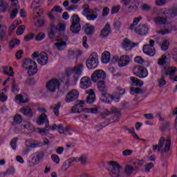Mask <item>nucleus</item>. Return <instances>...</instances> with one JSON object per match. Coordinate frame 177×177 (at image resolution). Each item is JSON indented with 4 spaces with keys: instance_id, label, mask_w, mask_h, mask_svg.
Segmentation results:
<instances>
[{
    "instance_id": "69168bd1",
    "label": "nucleus",
    "mask_w": 177,
    "mask_h": 177,
    "mask_svg": "<svg viewBox=\"0 0 177 177\" xmlns=\"http://www.w3.org/2000/svg\"><path fill=\"white\" fill-rule=\"evenodd\" d=\"M166 2V0H156L155 3L156 6H162V5H165Z\"/></svg>"
},
{
    "instance_id": "3c124183",
    "label": "nucleus",
    "mask_w": 177,
    "mask_h": 177,
    "mask_svg": "<svg viewBox=\"0 0 177 177\" xmlns=\"http://www.w3.org/2000/svg\"><path fill=\"white\" fill-rule=\"evenodd\" d=\"M17 138H14L10 142V146L12 150H16V147H17Z\"/></svg>"
},
{
    "instance_id": "a211bd4d",
    "label": "nucleus",
    "mask_w": 177,
    "mask_h": 177,
    "mask_svg": "<svg viewBox=\"0 0 177 177\" xmlns=\"http://www.w3.org/2000/svg\"><path fill=\"white\" fill-rule=\"evenodd\" d=\"M92 85L91 78L88 77H84L80 80V86L82 89H88Z\"/></svg>"
},
{
    "instance_id": "f3484780",
    "label": "nucleus",
    "mask_w": 177,
    "mask_h": 177,
    "mask_svg": "<svg viewBox=\"0 0 177 177\" xmlns=\"http://www.w3.org/2000/svg\"><path fill=\"white\" fill-rule=\"evenodd\" d=\"M134 31L138 35L145 36L149 32V26L146 24L138 25L134 28Z\"/></svg>"
},
{
    "instance_id": "5701e85b",
    "label": "nucleus",
    "mask_w": 177,
    "mask_h": 177,
    "mask_svg": "<svg viewBox=\"0 0 177 177\" xmlns=\"http://www.w3.org/2000/svg\"><path fill=\"white\" fill-rule=\"evenodd\" d=\"M146 162L145 160H139V159H133L131 161V165L135 168V170L138 169V168H140L143 167V164H145Z\"/></svg>"
},
{
    "instance_id": "37998d69",
    "label": "nucleus",
    "mask_w": 177,
    "mask_h": 177,
    "mask_svg": "<svg viewBox=\"0 0 177 177\" xmlns=\"http://www.w3.org/2000/svg\"><path fill=\"white\" fill-rule=\"evenodd\" d=\"M33 9L35 13H36V15L37 16H41V15H42V12H44V10H41V6H33V8H32Z\"/></svg>"
},
{
    "instance_id": "20e7f679",
    "label": "nucleus",
    "mask_w": 177,
    "mask_h": 177,
    "mask_svg": "<svg viewBox=\"0 0 177 177\" xmlns=\"http://www.w3.org/2000/svg\"><path fill=\"white\" fill-rule=\"evenodd\" d=\"M32 59H33L34 60L37 59V63L40 64V66H46L49 60L48 54H46V53L45 52H41L40 53H39L38 52H35L32 55Z\"/></svg>"
},
{
    "instance_id": "c9c22d12",
    "label": "nucleus",
    "mask_w": 177,
    "mask_h": 177,
    "mask_svg": "<svg viewBox=\"0 0 177 177\" xmlns=\"http://www.w3.org/2000/svg\"><path fill=\"white\" fill-rule=\"evenodd\" d=\"M133 5L134 6H129L128 7V12H136V10H139V3H136V2L134 1V2H133Z\"/></svg>"
},
{
    "instance_id": "0eeeda50",
    "label": "nucleus",
    "mask_w": 177,
    "mask_h": 177,
    "mask_svg": "<svg viewBox=\"0 0 177 177\" xmlns=\"http://www.w3.org/2000/svg\"><path fill=\"white\" fill-rule=\"evenodd\" d=\"M109 175L111 177H120V172H121V165L117 162H109V168L108 169Z\"/></svg>"
},
{
    "instance_id": "423d86ee",
    "label": "nucleus",
    "mask_w": 177,
    "mask_h": 177,
    "mask_svg": "<svg viewBox=\"0 0 177 177\" xmlns=\"http://www.w3.org/2000/svg\"><path fill=\"white\" fill-rule=\"evenodd\" d=\"M83 16H84L87 20L93 21L95 19H97V12L93 9H91L88 4L83 6Z\"/></svg>"
},
{
    "instance_id": "7ed1b4c3",
    "label": "nucleus",
    "mask_w": 177,
    "mask_h": 177,
    "mask_svg": "<svg viewBox=\"0 0 177 177\" xmlns=\"http://www.w3.org/2000/svg\"><path fill=\"white\" fill-rule=\"evenodd\" d=\"M158 66L163 67L161 71V77L158 80L159 88H162L165 85H167V81H165V75H174L176 71V68H172L170 66L171 59L165 55H162L160 58L158 59Z\"/></svg>"
},
{
    "instance_id": "1a4fd4ad",
    "label": "nucleus",
    "mask_w": 177,
    "mask_h": 177,
    "mask_svg": "<svg viewBox=\"0 0 177 177\" xmlns=\"http://www.w3.org/2000/svg\"><path fill=\"white\" fill-rule=\"evenodd\" d=\"M71 31L73 34H78L81 31V24H80V17L77 15L72 16V24L71 26Z\"/></svg>"
},
{
    "instance_id": "680f3d73",
    "label": "nucleus",
    "mask_w": 177,
    "mask_h": 177,
    "mask_svg": "<svg viewBox=\"0 0 177 177\" xmlns=\"http://www.w3.org/2000/svg\"><path fill=\"white\" fill-rule=\"evenodd\" d=\"M23 129H27V131H30V129H32V124L30 122H27L26 124L22 125Z\"/></svg>"
},
{
    "instance_id": "6ab92c4d",
    "label": "nucleus",
    "mask_w": 177,
    "mask_h": 177,
    "mask_svg": "<svg viewBox=\"0 0 177 177\" xmlns=\"http://www.w3.org/2000/svg\"><path fill=\"white\" fill-rule=\"evenodd\" d=\"M136 45H139V44L138 43L134 44L127 38H125L124 39L123 44H122L123 49H125V50H131L132 48H135Z\"/></svg>"
},
{
    "instance_id": "39448f33",
    "label": "nucleus",
    "mask_w": 177,
    "mask_h": 177,
    "mask_svg": "<svg viewBox=\"0 0 177 177\" xmlns=\"http://www.w3.org/2000/svg\"><path fill=\"white\" fill-rule=\"evenodd\" d=\"M165 146V147H164ZM171 150V138L166 140L164 137H160L158 141V151L160 153H168Z\"/></svg>"
},
{
    "instance_id": "473e14b6",
    "label": "nucleus",
    "mask_w": 177,
    "mask_h": 177,
    "mask_svg": "<svg viewBox=\"0 0 177 177\" xmlns=\"http://www.w3.org/2000/svg\"><path fill=\"white\" fill-rule=\"evenodd\" d=\"M102 62L105 64L110 62V53L105 51L102 55Z\"/></svg>"
},
{
    "instance_id": "a18cd8bd",
    "label": "nucleus",
    "mask_w": 177,
    "mask_h": 177,
    "mask_svg": "<svg viewBox=\"0 0 177 177\" xmlns=\"http://www.w3.org/2000/svg\"><path fill=\"white\" fill-rule=\"evenodd\" d=\"M14 122L15 124H21L23 119L21 118V115H19V114H15V115L14 116Z\"/></svg>"
},
{
    "instance_id": "cd10ccee",
    "label": "nucleus",
    "mask_w": 177,
    "mask_h": 177,
    "mask_svg": "<svg viewBox=\"0 0 177 177\" xmlns=\"http://www.w3.org/2000/svg\"><path fill=\"white\" fill-rule=\"evenodd\" d=\"M111 113H112V114H115L113 116H111V119L113 120H115L117 122H118V118L121 117V113L120 112V109L117 108H112Z\"/></svg>"
},
{
    "instance_id": "7c9ffc66",
    "label": "nucleus",
    "mask_w": 177,
    "mask_h": 177,
    "mask_svg": "<svg viewBox=\"0 0 177 177\" xmlns=\"http://www.w3.org/2000/svg\"><path fill=\"white\" fill-rule=\"evenodd\" d=\"M28 75H34L37 74L38 71V68L37 66V63H33L32 66L27 69Z\"/></svg>"
},
{
    "instance_id": "2f4dec72",
    "label": "nucleus",
    "mask_w": 177,
    "mask_h": 177,
    "mask_svg": "<svg viewBox=\"0 0 177 177\" xmlns=\"http://www.w3.org/2000/svg\"><path fill=\"white\" fill-rule=\"evenodd\" d=\"M34 63H37V62L32 61V59H26L24 61L22 66L24 68H25V70H28L30 68V67H31L32 66V64H34Z\"/></svg>"
},
{
    "instance_id": "de8ad7c7",
    "label": "nucleus",
    "mask_w": 177,
    "mask_h": 177,
    "mask_svg": "<svg viewBox=\"0 0 177 177\" xmlns=\"http://www.w3.org/2000/svg\"><path fill=\"white\" fill-rule=\"evenodd\" d=\"M19 8L17 7L12 10V12L10 15V19H15L16 16H17V14L19 13Z\"/></svg>"
},
{
    "instance_id": "aec40b11",
    "label": "nucleus",
    "mask_w": 177,
    "mask_h": 177,
    "mask_svg": "<svg viewBox=\"0 0 177 177\" xmlns=\"http://www.w3.org/2000/svg\"><path fill=\"white\" fill-rule=\"evenodd\" d=\"M37 125H49V120H48V115L45 113H41L37 120Z\"/></svg>"
},
{
    "instance_id": "6e6d98bb",
    "label": "nucleus",
    "mask_w": 177,
    "mask_h": 177,
    "mask_svg": "<svg viewBox=\"0 0 177 177\" xmlns=\"http://www.w3.org/2000/svg\"><path fill=\"white\" fill-rule=\"evenodd\" d=\"M51 160H53L55 164H59V162H60V158H59V156L56 154H53L51 156Z\"/></svg>"
},
{
    "instance_id": "79ce46f5",
    "label": "nucleus",
    "mask_w": 177,
    "mask_h": 177,
    "mask_svg": "<svg viewBox=\"0 0 177 177\" xmlns=\"http://www.w3.org/2000/svg\"><path fill=\"white\" fill-rule=\"evenodd\" d=\"M16 45H20V40H19L18 39H13L9 43V46L10 48H15Z\"/></svg>"
},
{
    "instance_id": "09e8293b",
    "label": "nucleus",
    "mask_w": 177,
    "mask_h": 177,
    "mask_svg": "<svg viewBox=\"0 0 177 177\" xmlns=\"http://www.w3.org/2000/svg\"><path fill=\"white\" fill-rule=\"evenodd\" d=\"M25 145H26V147H31V149H35V145H34L33 140H27L25 142Z\"/></svg>"
},
{
    "instance_id": "052dcab7",
    "label": "nucleus",
    "mask_w": 177,
    "mask_h": 177,
    "mask_svg": "<svg viewBox=\"0 0 177 177\" xmlns=\"http://www.w3.org/2000/svg\"><path fill=\"white\" fill-rule=\"evenodd\" d=\"M98 108H91V109H86V113H92L93 114H96L97 113Z\"/></svg>"
},
{
    "instance_id": "58836bf2",
    "label": "nucleus",
    "mask_w": 177,
    "mask_h": 177,
    "mask_svg": "<svg viewBox=\"0 0 177 177\" xmlns=\"http://www.w3.org/2000/svg\"><path fill=\"white\" fill-rule=\"evenodd\" d=\"M110 121H113V122H116L115 120H113V119H111V118L106 119L104 122H102L100 124L101 127L100 128V129H103V128H104V127H107V125H109V124H111Z\"/></svg>"
},
{
    "instance_id": "4c0bfd02",
    "label": "nucleus",
    "mask_w": 177,
    "mask_h": 177,
    "mask_svg": "<svg viewBox=\"0 0 177 177\" xmlns=\"http://www.w3.org/2000/svg\"><path fill=\"white\" fill-rule=\"evenodd\" d=\"M140 20H142V17L135 18L133 21V24L130 26L129 29L135 30V26H138V24H139V21H140Z\"/></svg>"
},
{
    "instance_id": "f257e3e1",
    "label": "nucleus",
    "mask_w": 177,
    "mask_h": 177,
    "mask_svg": "<svg viewBox=\"0 0 177 177\" xmlns=\"http://www.w3.org/2000/svg\"><path fill=\"white\" fill-rule=\"evenodd\" d=\"M177 16V8H164L161 9L158 13V16L153 18V22L156 26H162L163 29L156 30L159 35H165L172 32V26L168 24V19Z\"/></svg>"
},
{
    "instance_id": "dca6fc26",
    "label": "nucleus",
    "mask_w": 177,
    "mask_h": 177,
    "mask_svg": "<svg viewBox=\"0 0 177 177\" xmlns=\"http://www.w3.org/2000/svg\"><path fill=\"white\" fill-rule=\"evenodd\" d=\"M78 97H80V93L76 89H73L67 93L65 102L71 103V102H75Z\"/></svg>"
},
{
    "instance_id": "c85d7f7f",
    "label": "nucleus",
    "mask_w": 177,
    "mask_h": 177,
    "mask_svg": "<svg viewBox=\"0 0 177 177\" xmlns=\"http://www.w3.org/2000/svg\"><path fill=\"white\" fill-rule=\"evenodd\" d=\"M84 28L85 34H86V35H91L93 34L95 26L91 25V24H86L84 26Z\"/></svg>"
},
{
    "instance_id": "f704fd0d",
    "label": "nucleus",
    "mask_w": 177,
    "mask_h": 177,
    "mask_svg": "<svg viewBox=\"0 0 177 177\" xmlns=\"http://www.w3.org/2000/svg\"><path fill=\"white\" fill-rule=\"evenodd\" d=\"M19 91H20V88H19V86L16 84V81L12 79V92L15 95H17V93H19Z\"/></svg>"
},
{
    "instance_id": "f8f14e48",
    "label": "nucleus",
    "mask_w": 177,
    "mask_h": 177,
    "mask_svg": "<svg viewBox=\"0 0 177 177\" xmlns=\"http://www.w3.org/2000/svg\"><path fill=\"white\" fill-rule=\"evenodd\" d=\"M44 157H45V153H44V151H37L33 153L32 160H29V165L30 167H35V165L39 164V161H41Z\"/></svg>"
},
{
    "instance_id": "0e129e2a",
    "label": "nucleus",
    "mask_w": 177,
    "mask_h": 177,
    "mask_svg": "<svg viewBox=\"0 0 177 177\" xmlns=\"http://www.w3.org/2000/svg\"><path fill=\"white\" fill-rule=\"evenodd\" d=\"M6 100H8V96L3 92H0V101L3 102H6Z\"/></svg>"
},
{
    "instance_id": "c756f323",
    "label": "nucleus",
    "mask_w": 177,
    "mask_h": 177,
    "mask_svg": "<svg viewBox=\"0 0 177 177\" xmlns=\"http://www.w3.org/2000/svg\"><path fill=\"white\" fill-rule=\"evenodd\" d=\"M134 171H136L135 167H133L132 165H127L124 169V173L125 175H127V176H129L132 175Z\"/></svg>"
},
{
    "instance_id": "4d7b16f0",
    "label": "nucleus",
    "mask_w": 177,
    "mask_h": 177,
    "mask_svg": "<svg viewBox=\"0 0 177 177\" xmlns=\"http://www.w3.org/2000/svg\"><path fill=\"white\" fill-rule=\"evenodd\" d=\"M134 62L136 63H138V64H143V63H145L143 58H142L140 56L136 57L134 59Z\"/></svg>"
},
{
    "instance_id": "a19ab883",
    "label": "nucleus",
    "mask_w": 177,
    "mask_h": 177,
    "mask_svg": "<svg viewBox=\"0 0 177 177\" xmlns=\"http://www.w3.org/2000/svg\"><path fill=\"white\" fill-rule=\"evenodd\" d=\"M60 106H62V102H59L57 104H55V107L53 108V113L57 116L60 114L59 111V110H60Z\"/></svg>"
},
{
    "instance_id": "864d4df0",
    "label": "nucleus",
    "mask_w": 177,
    "mask_h": 177,
    "mask_svg": "<svg viewBox=\"0 0 177 177\" xmlns=\"http://www.w3.org/2000/svg\"><path fill=\"white\" fill-rule=\"evenodd\" d=\"M68 56L69 59L75 57V56H78V51H74L73 50H70L68 53Z\"/></svg>"
},
{
    "instance_id": "2eb2a0df",
    "label": "nucleus",
    "mask_w": 177,
    "mask_h": 177,
    "mask_svg": "<svg viewBox=\"0 0 177 177\" xmlns=\"http://www.w3.org/2000/svg\"><path fill=\"white\" fill-rule=\"evenodd\" d=\"M97 88L101 93L102 100H104V99H106V96H109V93H107V86H106V82L104 80L102 82H97Z\"/></svg>"
},
{
    "instance_id": "ea45409f",
    "label": "nucleus",
    "mask_w": 177,
    "mask_h": 177,
    "mask_svg": "<svg viewBox=\"0 0 177 177\" xmlns=\"http://www.w3.org/2000/svg\"><path fill=\"white\" fill-rule=\"evenodd\" d=\"M131 95H139V93H142V90L140 88L131 87L130 88Z\"/></svg>"
},
{
    "instance_id": "13d9d810",
    "label": "nucleus",
    "mask_w": 177,
    "mask_h": 177,
    "mask_svg": "<svg viewBox=\"0 0 177 177\" xmlns=\"http://www.w3.org/2000/svg\"><path fill=\"white\" fill-rule=\"evenodd\" d=\"M35 37V34H32V33L28 34L24 37V41H26V42L28 41H31V39H32V38H34Z\"/></svg>"
},
{
    "instance_id": "338daca9",
    "label": "nucleus",
    "mask_w": 177,
    "mask_h": 177,
    "mask_svg": "<svg viewBox=\"0 0 177 177\" xmlns=\"http://www.w3.org/2000/svg\"><path fill=\"white\" fill-rule=\"evenodd\" d=\"M44 24H45V21H44V19H40V20H37L35 23V25L36 26V27H42V26H44Z\"/></svg>"
},
{
    "instance_id": "a878e982",
    "label": "nucleus",
    "mask_w": 177,
    "mask_h": 177,
    "mask_svg": "<svg viewBox=\"0 0 177 177\" xmlns=\"http://www.w3.org/2000/svg\"><path fill=\"white\" fill-rule=\"evenodd\" d=\"M120 97L119 95H111L110 94H108V95H106L105 97V99L103 100V102H113V100L114 102H120Z\"/></svg>"
},
{
    "instance_id": "b1692460",
    "label": "nucleus",
    "mask_w": 177,
    "mask_h": 177,
    "mask_svg": "<svg viewBox=\"0 0 177 177\" xmlns=\"http://www.w3.org/2000/svg\"><path fill=\"white\" fill-rule=\"evenodd\" d=\"M86 92L88 94V96L86 99V103H88V104H92V103H93L96 99L95 91L93 89H91L86 91Z\"/></svg>"
},
{
    "instance_id": "4468645a",
    "label": "nucleus",
    "mask_w": 177,
    "mask_h": 177,
    "mask_svg": "<svg viewBox=\"0 0 177 177\" xmlns=\"http://www.w3.org/2000/svg\"><path fill=\"white\" fill-rule=\"evenodd\" d=\"M84 71V65L79 64L75 67L70 68L69 71L73 73L75 81H78L80 77L82 75V71Z\"/></svg>"
},
{
    "instance_id": "4be33fe9",
    "label": "nucleus",
    "mask_w": 177,
    "mask_h": 177,
    "mask_svg": "<svg viewBox=\"0 0 177 177\" xmlns=\"http://www.w3.org/2000/svg\"><path fill=\"white\" fill-rule=\"evenodd\" d=\"M129 62H131L129 57L122 55L118 60V66L119 67H125V66H128L129 64Z\"/></svg>"
},
{
    "instance_id": "bf43d9fd",
    "label": "nucleus",
    "mask_w": 177,
    "mask_h": 177,
    "mask_svg": "<svg viewBox=\"0 0 177 177\" xmlns=\"http://www.w3.org/2000/svg\"><path fill=\"white\" fill-rule=\"evenodd\" d=\"M120 9H121V6H117L115 7H113L111 9V14L114 15L115 13H118V12L120 11Z\"/></svg>"
},
{
    "instance_id": "774afa93",
    "label": "nucleus",
    "mask_w": 177,
    "mask_h": 177,
    "mask_svg": "<svg viewBox=\"0 0 177 177\" xmlns=\"http://www.w3.org/2000/svg\"><path fill=\"white\" fill-rule=\"evenodd\" d=\"M64 129H65L64 124H58L57 131H58L59 133H64Z\"/></svg>"
},
{
    "instance_id": "ddd939ff",
    "label": "nucleus",
    "mask_w": 177,
    "mask_h": 177,
    "mask_svg": "<svg viewBox=\"0 0 177 177\" xmlns=\"http://www.w3.org/2000/svg\"><path fill=\"white\" fill-rule=\"evenodd\" d=\"M59 86H60V81L56 79H53L46 84L47 90L50 93H53L54 92H56V89H58Z\"/></svg>"
},
{
    "instance_id": "6e6552de",
    "label": "nucleus",
    "mask_w": 177,
    "mask_h": 177,
    "mask_svg": "<svg viewBox=\"0 0 177 177\" xmlns=\"http://www.w3.org/2000/svg\"><path fill=\"white\" fill-rule=\"evenodd\" d=\"M86 64L88 68L93 70L96 68L99 65V57H97V53H93L86 62Z\"/></svg>"
},
{
    "instance_id": "603ef678",
    "label": "nucleus",
    "mask_w": 177,
    "mask_h": 177,
    "mask_svg": "<svg viewBox=\"0 0 177 177\" xmlns=\"http://www.w3.org/2000/svg\"><path fill=\"white\" fill-rule=\"evenodd\" d=\"M8 8H9V4L3 1L2 4L0 6V12H6Z\"/></svg>"
},
{
    "instance_id": "e433bc0d",
    "label": "nucleus",
    "mask_w": 177,
    "mask_h": 177,
    "mask_svg": "<svg viewBox=\"0 0 177 177\" xmlns=\"http://www.w3.org/2000/svg\"><path fill=\"white\" fill-rule=\"evenodd\" d=\"M79 161L81 165H86L88 164V156L87 155H82L79 158Z\"/></svg>"
},
{
    "instance_id": "49530a36",
    "label": "nucleus",
    "mask_w": 177,
    "mask_h": 177,
    "mask_svg": "<svg viewBox=\"0 0 177 177\" xmlns=\"http://www.w3.org/2000/svg\"><path fill=\"white\" fill-rule=\"evenodd\" d=\"M24 30H26V26L20 25L17 29V35H22V34L24 32Z\"/></svg>"
},
{
    "instance_id": "412c9836",
    "label": "nucleus",
    "mask_w": 177,
    "mask_h": 177,
    "mask_svg": "<svg viewBox=\"0 0 177 177\" xmlns=\"http://www.w3.org/2000/svg\"><path fill=\"white\" fill-rule=\"evenodd\" d=\"M142 50L144 53L149 56H154V55H156V48H154V47H150L149 44L144 45Z\"/></svg>"
},
{
    "instance_id": "9d476101",
    "label": "nucleus",
    "mask_w": 177,
    "mask_h": 177,
    "mask_svg": "<svg viewBox=\"0 0 177 177\" xmlns=\"http://www.w3.org/2000/svg\"><path fill=\"white\" fill-rule=\"evenodd\" d=\"M133 73L138 78H146L149 75V71L145 67L136 66L133 68Z\"/></svg>"
},
{
    "instance_id": "9b49d317",
    "label": "nucleus",
    "mask_w": 177,
    "mask_h": 177,
    "mask_svg": "<svg viewBox=\"0 0 177 177\" xmlns=\"http://www.w3.org/2000/svg\"><path fill=\"white\" fill-rule=\"evenodd\" d=\"M106 80V72L103 70H97L91 75V80L93 82H100Z\"/></svg>"
},
{
    "instance_id": "bb28decb",
    "label": "nucleus",
    "mask_w": 177,
    "mask_h": 177,
    "mask_svg": "<svg viewBox=\"0 0 177 177\" xmlns=\"http://www.w3.org/2000/svg\"><path fill=\"white\" fill-rule=\"evenodd\" d=\"M21 113L24 114V115H26L27 117H29V118H31L32 115H34V113H32V110H31V108L30 106H24L21 109Z\"/></svg>"
},
{
    "instance_id": "393cba45",
    "label": "nucleus",
    "mask_w": 177,
    "mask_h": 177,
    "mask_svg": "<svg viewBox=\"0 0 177 177\" xmlns=\"http://www.w3.org/2000/svg\"><path fill=\"white\" fill-rule=\"evenodd\" d=\"M111 32V29L110 28V24H106L105 26L103 28V29L101 30L100 37L101 38H106Z\"/></svg>"
},
{
    "instance_id": "f03ea898",
    "label": "nucleus",
    "mask_w": 177,
    "mask_h": 177,
    "mask_svg": "<svg viewBox=\"0 0 177 177\" xmlns=\"http://www.w3.org/2000/svg\"><path fill=\"white\" fill-rule=\"evenodd\" d=\"M64 30H66V24H59L57 26L53 23L50 24L48 37L50 39H53L58 32L59 35L55 38L57 43H55V46L58 50H63V48L67 46V43L63 41L64 39Z\"/></svg>"
},
{
    "instance_id": "72a5a7b5",
    "label": "nucleus",
    "mask_w": 177,
    "mask_h": 177,
    "mask_svg": "<svg viewBox=\"0 0 177 177\" xmlns=\"http://www.w3.org/2000/svg\"><path fill=\"white\" fill-rule=\"evenodd\" d=\"M130 80L132 82L133 86H142V85H143V82L136 77H131Z\"/></svg>"
},
{
    "instance_id": "8fccbe9b",
    "label": "nucleus",
    "mask_w": 177,
    "mask_h": 177,
    "mask_svg": "<svg viewBox=\"0 0 177 177\" xmlns=\"http://www.w3.org/2000/svg\"><path fill=\"white\" fill-rule=\"evenodd\" d=\"M169 46V43L168 42V40L165 39L163 40L160 48L162 50H167Z\"/></svg>"
},
{
    "instance_id": "c03bdc74",
    "label": "nucleus",
    "mask_w": 177,
    "mask_h": 177,
    "mask_svg": "<svg viewBox=\"0 0 177 177\" xmlns=\"http://www.w3.org/2000/svg\"><path fill=\"white\" fill-rule=\"evenodd\" d=\"M39 130V133H40V135H48V131H49V125H46V127L44 129H38Z\"/></svg>"
},
{
    "instance_id": "e2e57ef3",
    "label": "nucleus",
    "mask_w": 177,
    "mask_h": 177,
    "mask_svg": "<svg viewBox=\"0 0 177 177\" xmlns=\"http://www.w3.org/2000/svg\"><path fill=\"white\" fill-rule=\"evenodd\" d=\"M133 153V151L131 149H125L122 151V156H124V157H127L128 156H131V154H132Z\"/></svg>"
},
{
    "instance_id": "5fc2aeb1",
    "label": "nucleus",
    "mask_w": 177,
    "mask_h": 177,
    "mask_svg": "<svg viewBox=\"0 0 177 177\" xmlns=\"http://www.w3.org/2000/svg\"><path fill=\"white\" fill-rule=\"evenodd\" d=\"M45 38V33L44 32H40L37 34L35 37L36 41H42Z\"/></svg>"
}]
</instances>
